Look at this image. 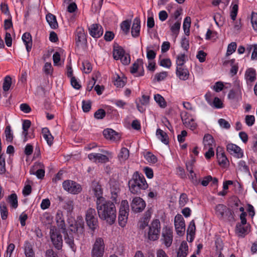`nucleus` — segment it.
<instances>
[{
	"mask_svg": "<svg viewBox=\"0 0 257 257\" xmlns=\"http://www.w3.org/2000/svg\"><path fill=\"white\" fill-rule=\"evenodd\" d=\"M96 209L99 217L109 225L113 224L116 218L115 204L111 200L99 199L96 201Z\"/></svg>",
	"mask_w": 257,
	"mask_h": 257,
	"instance_id": "f257e3e1",
	"label": "nucleus"
},
{
	"mask_svg": "<svg viewBox=\"0 0 257 257\" xmlns=\"http://www.w3.org/2000/svg\"><path fill=\"white\" fill-rule=\"evenodd\" d=\"M128 185L131 193L136 195L141 194L142 190L148 187L144 175L138 171L133 174L131 179L128 181Z\"/></svg>",
	"mask_w": 257,
	"mask_h": 257,
	"instance_id": "f03ea898",
	"label": "nucleus"
},
{
	"mask_svg": "<svg viewBox=\"0 0 257 257\" xmlns=\"http://www.w3.org/2000/svg\"><path fill=\"white\" fill-rule=\"evenodd\" d=\"M161 231L160 221L158 219H154L149 225L146 235L148 239L155 241L159 239Z\"/></svg>",
	"mask_w": 257,
	"mask_h": 257,
	"instance_id": "7ed1b4c3",
	"label": "nucleus"
},
{
	"mask_svg": "<svg viewBox=\"0 0 257 257\" xmlns=\"http://www.w3.org/2000/svg\"><path fill=\"white\" fill-rule=\"evenodd\" d=\"M128 213L129 205L128 201L126 200H122L118 214V223L121 227H123L125 226L128 219Z\"/></svg>",
	"mask_w": 257,
	"mask_h": 257,
	"instance_id": "20e7f679",
	"label": "nucleus"
},
{
	"mask_svg": "<svg viewBox=\"0 0 257 257\" xmlns=\"http://www.w3.org/2000/svg\"><path fill=\"white\" fill-rule=\"evenodd\" d=\"M104 248L103 239L101 237L96 238L91 250V257H102Z\"/></svg>",
	"mask_w": 257,
	"mask_h": 257,
	"instance_id": "39448f33",
	"label": "nucleus"
},
{
	"mask_svg": "<svg viewBox=\"0 0 257 257\" xmlns=\"http://www.w3.org/2000/svg\"><path fill=\"white\" fill-rule=\"evenodd\" d=\"M85 220L88 226L94 231L97 226V218L95 209L89 208L85 214Z\"/></svg>",
	"mask_w": 257,
	"mask_h": 257,
	"instance_id": "423d86ee",
	"label": "nucleus"
},
{
	"mask_svg": "<svg viewBox=\"0 0 257 257\" xmlns=\"http://www.w3.org/2000/svg\"><path fill=\"white\" fill-rule=\"evenodd\" d=\"M62 187L64 190L72 194H78L82 190L79 184L71 180L64 181L62 183Z\"/></svg>",
	"mask_w": 257,
	"mask_h": 257,
	"instance_id": "0eeeda50",
	"label": "nucleus"
},
{
	"mask_svg": "<svg viewBox=\"0 0 257 257\" xmlns=\"http://www.w3.org/2000/svg\"><path fill=\"white\" fill-rule=\"evenodd\" d=\"M215 210L216 215L220 219H223L225 216L229 220L234 219L233 212L224 204L217 205Z\"/></svg>",
	"mask_w": 257,
	"mask_h": 257,
	"instance_id": "6e6552de",
	"label": "nucleus"
},
{
	"mask_svg": "<svg viewBox=\"0 0 257 257\" xmlns=\"http://www.w3.org/2000/svg\"><path fill=\"white\" fill-rule=\"evenodd\" d=\"M50 238L54 247L58 250L62 249L63 246L62 236L60 232L51 229Z\"/></svg>",
	"mask_w": 257,
	"mask_h": 257,
	"instance_id": "1a4fd4ad",
	"label": "nucleus"
},
{
	"mask_svg": "<svg viewBox=\"0 0 257 257\" xmlns=\"http://www.w3.org/2000/svg\"><path fill=\"white\" fill-rule=\"evenodd\" d=\"M174 225L177 234L182 236L185 230V220L181 214H178L174 219Z\"/></svg>",
	"mask_w": 257,
	"mask_h": 257,
	"instance_id": "9d476101",
	"label": "nucleus"
},
{
	"mask_svg": "<svg viewBox=\"0 0 257 257\" xmlns=\"http://www.w3.org/2000/svg\"><path fill=\"white\" fill-rule=\"evenodd\" d=\"M130 72L136 77H140L144 75L145 72L143 67V62L142 59H138L130 68Z\"/></svg>",
	"mask_w": 257,
	"mask_h": 257,
	"instance_id": "9b49d317",
	"label": "nucleus"
},
{
	"mask_svg": "<svg viewBox=\"0 0 257 257\" xmlns=\"http://www.w3.org/2000/svg\"><path fill=\"white\" fill-rule=\"evenodd\" d=\"M146 206L145 201L140 197H135L131 203L132 210L136 213L142 212Z\"/></svg>",
	"mask_w": 257,
	"mask_h": 257,
	"instance_id": "f8f14e48",
	"label": "nucleus"
},
{
	"mask_svg": "<svg viewBox=\"0 0 257 257\" xmlns=\"http://www.w3.org/2000/svg\"><path fill=\"white\" fill-rule=\"evenodd\" d=\"M216 155L219 165L222 168H226L229 165V161L222 147L217 148Z\"/></svg>",
	"mask_w": 257,
	"mask_h": 257,
	"instance_id": "ddd939ff",
	"label": "nucleus"
},
{
	"mask_svg": "<svg viewBox=\"0 0 257 257\" xmlns=\"http://www.w3.org/2000/svg\"><path fill=\"white\" fill-rule=\"evenodd\" d=\"M226 150L231 155L237 158H241L243 156L242 149L235 144L230 143L226 146Z\"/></svg>",
	"mask_w": 257,
	"mask_h": 257,
	"instance_id": "4468645a",
	"label": "nucleus"
},
{
	"mask_svg": "<svg viewBox=\"0 0 257 257\" xmlns=\"http://www.w3.org/2000/svg\"><path fill=\"white\" fill-rule=\"evenodd\" d=\"M164 243L167 247H170L173 241V231L172 229L166 227L163 228L162 232Z\"/></svg>",
	"mask_w": 257,
	"mask_h": 257,
	"instance_id": "2eb2a0df",
	"label": "nucleus"
},
{
	"mask_svg": "<svg viewBox=\"0 0 257 257\" xmlns=\"http://www.w3.org/2000/svg\"><path fill=\"white\" fill-rule=\"evenodd\" d=\"M90 35L93 38H98L101 37L103 33L102 26L99 24H93L89 28Z\"/></svg>",
	"mask_w": 257,
	"mask_h": 257,
	"instance_id": "dca6fc26",
	"label": "nucleus"
},
{
	"mask_svg": "<svg viewBox=\"0 0 257 257\" xmlns=\"http://www.w3.org/2000/svg\"><path fill=\"white\" fill-rule=\"evenodd\" d=\"M176 75L181 80H186L189 76V72L186 66H176Z\"/></svg>",
	"mask_w": 257,
	"mask_h": 257,
	"instance_id": "f3484780",
	"label": "nucleus"
},
{
	"mask_svg": "<svg viewBox=\"0 0 257 257\" xmlns=\"http://www.w3.org/2000/svg\"><path fill=\"white\" fill-rule=\"evenodd\" d=\"M88 158L95 163H105L109 161L107 156L99 153H91L88 155Z\"/></svg>",
	"mask_w": 257,
	"mask_h": 257,
	"instance_id": "a211bd4d",
	"label": "nucleus"
},
{
	"mask_svg": "<svg viewBox=\"0 0 257 257\" xmlns=\"http://www.w3.org/2000/svg\"><path fill=\"white\" fill-rule=\"evenodd\" d=\"M56 221L58 227L62 230L63 233H66V228L63 213L60 210H58L56 214Z\"/></svg>",
	"mask_w": 257,
	"mask_h": 257,
	"instance_id": "6ab92c4d",
	"label": "nucleus"
},
{
	"mask_svg": "<svg viewBox=\"0 0 257 257\" xmlns=\"http://www.w3.org/2000/svg\"><path fill=\"white\" fill-rule=\"evenodd\" d=\"M141 29V21L139 17H136L133 21L131 33L133 37L137 38L139 36Z\"/></svg>",
	"mask_w": 257,
	"mask_h": 257,
	"instance_id": "aec40b11",
	"label": "nucleus"
},
{
	"mask_svg": "<svg viewBox=\"0 0 257 257\" xmlns=\"http://www.w3.org/2000/svg\"><path fill=\"white\" fill-rule=\"evenodd\" d=\"M103 135L106 139L116 141L119 140V136L117 133L111 128H106L103 131Z\"/></svg>",
	"mask_w": 257,
	"mask_h": 257,
	"instance_id": "412c9836",
	"label": "nucleus"
},
{
	"mask_svg": "<svg viewBox=\"0 0 257 257\" xmlns=\"http://www.w3.org/2000/svg\"><path fill=\"white\" fill-rule=\"evenodd\" d=\"M70 230L71 231L77 234L82 235L84 231V221L83 219H80L76 222L74 225L71 226Z\"/></svg>",
	"mask_w": 257,
	"mask_h": 257,
	"instance_id": "4be33fe9",
	"label": "nucleus"
},
{
	"mask_svg": "<svg viewBox=\"0 0 257 257\" xmlns=\"http://www.w3.org/2000/svg\"><path fill=\"white\" fill-rule=\"evenodd\" d=\"M31 125V121L28 119L24 120L22 124L23 132L22 135L24 136V142H26L29 138H31V136L29 135L28 130Z\"/></svg>",
	"mask_w": 257,
	"mask_h": 257,
	"instance_id": "5701e85b",
	"label": "nucleus"
},
{
	"mask_svg": "<svg viewBox=\"0 0 257 257\" xmlns=\"http://www.w3.org/2000/svg\"><path fill=\"white\" fill-rule=\"evenodd\" d=\"M245 78L247 84L254 82L256 80L255 69L252 68L247 69L245 73Z\"/></svg>",
	"mask_w": 257,
	"mask_h": 257,
	"instance_id": "b1692460",
	"label": "nucleus"
},
{
	"mask_svg": "<svg viewBox=\"0 0 257 257\" xmlns=\"http://www.w3.org/2000/svg\"><path fill=\"white\" fill-rule=\"evenodd\" d=\"M188 253V246L186 241L181 242L177 251V257H186Z\"/></svg>",
	"mask_w": 257,
	"mask_h": 257,
	"instance_id": "393cba45",
	"label": "nucleus"
},
{
	"mask_svg": "<svg viewBox=\"0 0 257 257\" xmlns=\"http://www.w3.org/2000/svg\"><path fill=\"white\" fill-rule=\"evenodd\" d=\"M24 253L26 257H35V253L33 245L28 241H26L24 244Z\"/></svg>",
	"mask_w": 257,
	"mask_h": 257,
	"instance_id": "a878e982",
	"label": "nucleus"
},
{
	"mask_svg": "<svg viewBox=\"0 0 257 257\" xmlns=\"http://www.w3.org/2000/svg\"><path fill=\"white\" fill-rule=\"evenodd\" d=\"M46 19L51 29H56L58 28V24L55 15L49 13L46 15Z\"/></svg>",
	"mask_w": 257,
	"mask_h": 257,
	"instance_id": "bb28decb",
	"label": "nucleus"
},
{
	"mask_svg": "<svg viewBox=\"0 0 257 257\" xmlns=\"http://www.w3.org/2000/svg\"><path fill=\"white\" fill-rule=\"evenodd\" d=\"M42 134L44 139L46 141L49 146H51L53 143L54 138L48 127H44L42 130Z\"/></svg>",
	"mask_w": 257,
	"mask_h": 257,
	"instance_id": "cd10ccee",
	"label": "nucleus"
},
{
	"mask_svg": "<svg viewBox=\"0 0 257 257\" xmlns=\"http://www.w3.org/2000/svg\"><path fill=\"white\" fill-rule=\"evenodd\" d=\"M64 234V240L66 244H67L71 249L75 252L77 249V247L74 242V238L73 236H70L66 231V233H63Z\"/></svg>",
	"mask_w": 257,
	"mask_h": 257,
	"instance_id": "c85d7f7f",
	"label": "nucleus"
},
{
	"mask_svg": "<svg viewBox=\"0 0 257 257\" xmlns=\"http://www.w3.org/2000/svg\"><path fill=\"white\" fill-rule=\"evenodd\" d=\"M156 136L157 138L164 144L168 145L169 143V139L168 135L160 128H158L156 131Z\"/></svg>",
	"mask_w": 257,
	"mask_h": 257,
	"instance_id": "c756f323",
	"label": "nucleus"
},
{
	"mask_svg": "<svg viewBox=\"0 0 257 257\" xmlns=\"http://www.w3.org/2000/svg\"><path fill=\"white\" fill-rule=\"evenodd\" d=\"M245 224L237 223L235 226V233L241 237H244L248 231L247 226H244Z\"/></svg>",
	"mask_w": 257,
	"mask_h": 257,
	"instance_id": "7c9ffc66",
	"label": "nucleus"
},
{
	"mask_svg": "<svg viewBox=\"0 0 257 257\" xmlns=\"http://www.w3.org/2000/svg\"><path fill=\"white\" fill-rule=\"evenodd\" d=\"M7 202L10 204L11 207L16 209L18 206V197L16 193H12L9 195Z\"/></svg>",
	"mask_w": 257,
	"mask_h": 257,
	"instance_id": "2f4dec72",
	"label": "nucleus"
},
{
	"mask_svg": "<svg viewBox=\"0 0 257 257\" xmlns=\"http://www.w3.org/2000/svg\"><path fill=\"white\" fill-rule=\"evenodd\" d=\"M76 44L77 47H83L86 41V36L85 34L81 32H77V35L75 37Z\"/></svg>",
	"mask_w": 257,
	"mask_h": 257,
	"instance_id": "473e14b6",
	"label": "nucleus"
},
{
	"mask_svg": "<svg viewBox=\"0 0 257 257\" xmlns=\"http://www.w3.org/2000/svg\"><path fill=\"white\" fill-rule=\"evenodd\" d=\"M22 40L26 46V48H31L32 40L31 35L29 33H25L22 36Z\"/></svg>",
	"mask_w": 257,
	"mask_h": 257,
	"instance_id": "72a5a7b5",
	"label": "nucleus"
},
{
	"mask_svg": "<svg viewBox=\"0 0 257 257\" xmlns=\"http://www.w3.org/2000/svg\"><path fill=\"white\" fill-rule=\"evenodd\" d=\"M238 0H234L232 3V6L230 12V17L233 21L235 20L238 13Z\"/></svg>",
	"mask_w": 257,
	"mask_h": 257,
	"instance_id": "f704fd0d",
	"label": "nucleus"
},
{
	"mask_svg": "<svg viewBox=\"0 0 257 257\" xmlns=\"http://www.w3.org/2000/svg\"><path fill=\"white\" fill-rule=\"evenodd\" d=\"M113 83L117 87H123L125 84V79L116 74L113 77Z\"/></svg>",
	"mask_w": 257,
	"mask_h": 257,
	"instance_id": "c9c22d12",
	"label": "nucleus"
},
{
	"mask_svg": "<svg viewBox=\"0 0 257 257\" xmlns=\"http://www.w3.org/2000/svg\"><path fill=\"white\" fill-rule=\"evenodd\" d=\"M0 212L2 219L6 220L8 217V211L6 203L4 201L1 202Z\"/></svg>",
	"mask_w": 257,
	"mask_h": 257,
	"instance_id": "e433bc0d",
	"label": "nucleus"
},
{
	"mask_svg": "<svg viewBox=\"0 0 257 257\" xmlns=\"http://www.w3.org/2000/svg\"><path fill=\"white\" fill-rule=\"evenodd\" d=\"M203 143L205 147H212L214 144V139L210 134L205 135L203 138Z\"/></svg>",
	"mask_w": 257,
	"mask_h": 257,
	"instance_id": "4c0bfd02",
	"label": "nucleus"
},
{
	"mask_svg": "<svg viewBox=\"0 0 257 257\" xmlns=\"http://www.w3.org/2000/svg\"><path fill=\"white\" fill-rule=\"evenodd\" d=\"M129 151L126 148L123 147L118 155V157L120 161H125L129 157Z\"/></svg>",
	"mask_w": 257,
	"mask_h": 257,
	"instance_id": "58836bf2",
	"label": "nucleus"
},
{
	"mask_svg": "<svg viewBox=\"0 0 257 257\" xmlns=\"http://www.w3.org/2000/svg\"><path fill=\"white\" fill-rule=\"evenodd\" d=\"M187 60V56L185 53L180 54L177 56L176 65L177 66H185V63Z\"/></svg>",
	"mask_w": 257,
	"mask_h": 257,
	"instance_id": "ea45409f",
	"label": "nucleus"
},
{
	"mask_svg": "<svg viewBox=\"0 0 257 257\" xmlns=\"http://www.w3.org/2000/svg\"><path fill=\"white\" fill-rule=\"evenodd\" d=\"M125 53L124 49H113V58L115 60H121Z\"/></svg>",
	"mask_w": 257,
	"mask_h": 257,
	"instance_id": "a19ab883",
	"label": "nucleus"
},
{
	"mask_svg": "<svg viewBox=\"0 0 257 257\" xmlns=\"http://www.w3.org/2000/svg\"><path fill=\"white\" fill-rule=\"evenodd\" d=\"M154 99L161 107L165 108L167 106L166 102L161 95L159 94H155Z\"/></svg>",
	"mask_w": 257,
	"mask_h": 257,
	"instance_id": "79ce46f5",
	"label": "nucleus"
},
{
	"mask_svg": "<svg viewBox=\"0 0 257 257\" xmlns=\"http://www.w3.org/2000/svg\"><path fill=\"white\" fill-rule=\"evenodd\" d=\"M191 26V18L186 17L184 20L183 27L186 35H188L190 33V27Z\"/></svg>",
	"mask_w": 257,
	"mask_h": 257,
	"instance_id": "37998d69",
	"label": "nucleus"
},
{
	"mask_svg": "<svg viewBox=\"0 0 257 257\" xmlns=\"http://www.w3.org/2000/svg\"><path fill=\"white\" fill-rule=\"evenodd\" d=\"M12 85V78L9 75H7L4 80L3 89L4 91H8Z\"/></svg>",
	"mask_w": 257,
	"mask_h": 257,
	"instance_id": "c03bdc74",
	"label": "nucleus"
},
{
	"mask_svg": "<svg viewBox=\"0 0 257 257\" xmlns=\"http://www.w3.org/2000/svg\"><path fill=\"white\" fill-rule=\"evenodd\" d=\"M82 67L83 72L86 74H89L92 70V65L88 60L82 62Z\"/></svg>",
	"mask_w": 257,
	"mask_h": 257,
	"instance_id": "a18cd8bd",
	"label": "nucleus"
},
{
	"mask_svg": "<svg viewBox=\"0 0 257 257\" xmlns=\"http://www.w3.org/2000/svg\"><path fill=\"white\" fill-rule=\"evenodd\" d=\"M242 85L239 80H235L233 83V88L231 90H234L236 93L238 94V96L241 97L242 95Z\"/></svg>",
	"mask_w": 257,
	"mask_h": 257,
	"instance_id": "49530a36",
	"label": "nucleus"
},
{
	"mask_svg": "<svg viewBox=\"0 0 257 257\" xmlns=\"http://www.w3.org/2000/svg\"><path fill=\"white\" fill-rule=\"evenodd\" d=\"M5 134L6 135V140L7 142L12 143L13 140V134L12 132L11 128L10 125H8L6 126Z\"/></svg>",
	"mask_w": 257,
	"mask_h": 257,
	"instance_id": "de8ad7c7",
	"label": "nucleus"
},
{
	"mask_svg": "<svg viewBox=\"0 0 257 257\" xmlns=\"http://www.w3.org/2000/svg\"><path fill=\"white\" fill-rule=\"evenodd\" d=\"M131 24V21L130 20H126L123 21L120 24L121 29L126 34L130 31Z\"/></svg>",
	"mask_w": 257,
	"mask_h": 257,
	"instance_id": "09e8293b",
	"label": "nucleus"
},
{
	"mask_svg": "<svg viewBox=\"0 0 257 257\" xmlns=\"http://www.w3.org/2000/svg\"><path fill=\"white\" fill-rule=\"evenodd\" d=\"M94 194L95 197L97 198L96 201H98L99 199H106L105 198L102 196V190L101 186L97 185L93 189Z\"/></svg>",
	"mask_w": 257,
	"mask_h": 257,
	"instance_id": "8fccbe9b",
	"label": "nucleus"
},
{
	"mask_svg": "<svg viewBox=\"0 0 257 257\" xmlns=\"http://www.w3.org/2000/svg\"><path fill=\"white\" fill-rule=\"evenodd\" d=\"M168 76V73L166 71H163L160 73H157L154 77V80L157 82L163 81L166 79Z\"/></svg>",
	"mask_w": 257,
	"mask_h": 257,
	"instance_id": "3c124183",
	"label": "nucleus"
},
{
	"mask_svg": "<svg viewBox=\"0 0 257 257\" xmlns=\"http://www.w3.org/2000/svg\"><path fill=\"white\" fill-rule=\"evenodd\" d=\"M145 158L148 162L153 164L156 163L158 161L157 158L156 156L150 152H148L146 154Z\"/></svg>",
	"mask_w": 257,
	"mask_h": 257,
	"instance_id": "603ef678",
	"label": "nucleus"
},
{
	"mask_svg": "<svg viewBox=\"0 0 257 257\" xmlns=\"http://www.w3.org/2000/svg\"><path fill=\"white\" fill-rule=\"evenodd\" d=\"M74 203L71 199H67L64 201V208L70 212L73 209Z\"/></svg>",
	"mask_w": 257,
	"mask_h": 257,
	"instance_id": "864d4df0",
	"label": "nucleus"
},
{
	"mask_svg": "<svg viewBox=\"0 0 257 257\" xmlns=\"http://www.w3.org/2000/svg\"><path fill=\"white\" fill-rule=\"evenodd\" d=\"M43 70L46 75H52L53 73V68L50 62H46L43 68Z\"/></svg>",
	"mask_w": 257,
	"mask_h": 257,
	"instance_id": "5fc2aeb1",
	"label": "nucleus"
},
{
	"mask_svg": "<svg viewBox=\"0 0 257 257\" xmlns=\"http://www.w3.org/2000/svg\"><path fill=\"white\" fill-rule=\"evenodd\" d=\"M6 171L5 155L0 156V174L3 175Z\"/></svg>",
	"mask_w": 257,
	"mask_h": 257,
	"instance_id": "6e6d98bb",
	"label": "nucleus"
},
{
	"mask_svg": "<svg viewBox=\"0 0 257 257\" xmlns=\"http://www.w3.org/2000/svg\"><path fill=\"white\" fill-rule=\"evenodd\" d=\"M150 217V216H145L143 217L141 221H140L139 223V225L140 229H144L146 227L148 226Z\"/></svg>",
	"mask_w": 257,
	"mask_h": 257,
	"instance_id": "4d7b16f0",
	"label": "nucleus"
},
{
	"mask_svg": "<svg viewBox=\"0 0 257 257\" xmlns=\"http://www.w3.org/2000/svg\"><path fill=\"white\" fill-rule=\"evenodd\" d=\"M106 115L105 111L103 109H98L94 114V117L97 119L103 118Z\"/></svg>",
	"mask_w": 257,
	"mask_h": 257,
	"instance_id": "13d9d810",
	"label": "nucleus"
},
{
	"mask_svg": "<svg viewBox=\"0 0 257 257\" xmlns=\"http://www.w3.org/2000/svg\"><path fill=\"white\" fill-rule=\"evenodd\" d=\"M91 107V103L89 100H83L82 102V108L84 112H88L90 111Z\"/></svg>",
	"mask_w": 257,
	"mask_h": 257,
	"instance_id": "bf43d9fd",
	"label": "nucleus"
},
{
	"mask_svg": "<svg viewBox=\"0 0 257 257\" xmlns=\"http://www.w3.org/2000/svg\"><path fill=\"white\" fill-rule=\"evenodd\" d=\"M52 220L51 215L49 213L45 212L42 217V221L45 224H50Z\"/></svg>",
	"mask_w": 257,
	"mask_h": 257,
	"instance_id": "052dcab7",
	"label": "nucleus"
},
{
	"mask_svg": "<svg viewBox=\"0 0 257 257\" xmlns=\"http://www.w3.org/2000/svg\"><path fill=\"white\" fill-rule=\"evenodd\" d=\"M245 122L248 126L253 125L255 122V117L252 115H247L245 116Z\"/></svg>",
	"mask_w": 257,
	"mask_h": 257,
	"instance_id": "680f3d73",
	"label": "nucleus"
},
{
	"mask_svg": "<svg viewBox=\"0 0 257 257\" xmlns=\"http://www.w3.org/2000/svg\"><path fill=\"white\" fill-rule=\"evenodd\" d=\"M181 26V22L179 21H177L171 27V30L174 34H177L179 33Z\"/></svg>",
	"mask_w": 257,
	"mask_h": 257,
	"instance_id": "e2e57ef3",
	"label": "nucleus"
},
{
	"mask_svg": "<svg viewBox=\"0 0 257 257\" xmlns=\"http://www.w3.org/2000/svg\"><path fill=\"white\" fill-rule=\"evenodd\" d=\"M206 56V53L204 52L203 50H200L196 55V58L200 62L202 63L205 61Z\"/></svg>",
	"mask_w": 257,
	"mask_h": 257,
	"instance_id": "0e129e2a",
	"label": "nucleus"
},
{
	"mask_svg": "<svg viewBox=\"0 0 257 257\" xmlns=\"http://www.w3.org/2000/svg\"><path fill=\"white\" fill-rule=\"evenodd\" d=\"M70 83L72 86L75 89L79 90L81 87V85L75 77H73L70 78Z\"/></svg>",
	"mask_w": 257,
	"mask_h": 257,
	"instance_id": "69168bd1",
	"label": "nucleus"
},
{
	"mask_svg": "<svg viewBox=\"0 0 257 257\" xmlns=\"http://www.w3.org/2000/svg\"><path fill=\"white\" fill-rule=\"evenodd\" d=\"M187 124H184L186 127H189L190 130L194 131L197 126V123L195 122L193 118H190L188 121Z\"/></svg>",
	"mask_w": 257,
	"mask_h": 257,
	"instance_id": "338daca9",
	"label": "nucleus"
},
{
	"mask_svg": "<svg viewBox=\"0 0 257 257\" xmlns=\"http://www.w3.org/2000/svg\"><path fill=\"white\" fill-rule=\"evenodd\" d=\"M251 22L253 29L257 31V13L254 12L252 13Z\"/></svg>",
	"mask_w": 257,
	"mask_h": 257,
	"instance_id": "774afa93",
	"label": "nucleus"
}]
</instances>
